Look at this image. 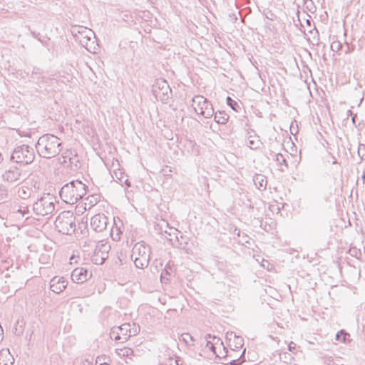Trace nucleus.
I'll list each match as a JSON object with an SVG mask.
<instances>
[{"label": "nucleus", "instance_id": "obj_47", "mask_svg": "<svg viewBox=\"0 0 365 365\" xmlns=\"http://www.w3.org/2000/svg\"><path fill=\"white\" fill-rule=\"evenodd\" d=\"M362 179L364 180V182H365V172L362 175Z\"/></svg>", "mask_w": 365, "mask_h": 365}, {"label": "nucleus", "instance_id": "obj_36", "mask_svg": "<svg viewBox=\"0 0 365 365\" xmlns=\"http://www.w3.org/2000/svg\"><path fill=\"white\" fill-rule=\"evenodd\" d=\"M279 358L283 362L287 364L293 359L292 355L287 352H284L282 354H280Z\"/></svg>", "mask_w": 365, "mask_h": 365}, {"label": "nucleus", "instance_id": "obj_35", "mask_svg": "<svg viewBox=\"0 0 365 365\" xmlns=\"http://www.w3.org/2000/svg\"><path fill=\"white\" fill-rule=\"evenodd\" d=\"M227 103L228 106H230L234 110H237V108H239L238 103L232 99L231 97L228 96L227 97Z\"/></svg>", "mask_w": 365, "mask_h": 365}, {"label": "nucleus", "instance_id": "obj_25", "mask_svg": "<svg viewBox=\"0 0 365 365\" xmlns=\"http://www.w3.org/2000/svg\"><path fill=\"white\" fill-rule=\"evenodd\" d=\"M247 145L251 149H257L262 145V142L260 141L258 136L254 135H250L247 138Z\"/></svg>", "mask_w": 365, "mask_h": 365}, {"label": "nucleus", "instance_id": "obj_13", "mask_svg": "<svg viewBox=\"0 0 365 365\" xmlns=\"http://www.w3.org/2000/svg\"><path fill=\"white\" fill-rule=\"evenodd\" d=\"M116 329L120 333L121 342L126 341L130 336L136 335L139 331V327H136L133 324L131 325L129 323L123 324L120 327H117Z\"/></svg>", "mask_w": 365, "mask_h": 365}, {"label": "nucleus", "instance_id": "obj_30", "mask_svg": "<svg viewBox=\"0 0 365 365\" xmlns=\"http://www.w3.org/2000/svg\"><path fill=\"white\" fill-rule=\"evenodd\" d=\"M29 185V190H32V195L38 194L41 190L40 183L37 181H31Z\"/></svg>", "mask_w": 365, "mask_h": 365}, {"label": "nucleus", "instance_id": "obj_44", "mask_svg": "<svg viewBox=\"0 0 365 365\" xmlns=\"http://www.w3.org/2000/svg\"><path fill=\"white\" fill-rule=\"evenodd\" d=\"M349 252H350L351 255H356V254H357V250L356 249H351L349 250Z\"/></svg>", "mask_w": 365, "mask_h": 365}, {"label": "nucleus", "instance_id": "obj_15", "mask_svg": "<svg viewBox=\"0 0 365 365\" xmlns=\"http://www.w3.org/2000/svg\"><path fill=\"white\" fill-rule=\"evenodd\" d=\"M108 218L103 214H97L92 217L91 220V226L96 232L103 231L107 226Z\"/></svg>", "mask_w": 365, "mask_h": 365}, {"label": "nucleus", "instance_id": "obj_32", "mask_svg": "<svg viewBox=\"0 0 365 365\" xmlns=\"http://www.w3.org/2000/svg\"><path fill=\"white\" fill-rule=\"evenodd\" d=\"M275 160L279 165H284L286 167H288L286 159L282 154H281V153L276 154L275 155Z\"/></svg>", "mask_w": 365, "mask_h": 365}, {"label": "nucleus", "instance_id": "obj_10", "mask_svg": "<svg viewBox=\"0 0 365 365\" xmlns=\"http://www.w3.org/2000/svg\"><path fill=\"white\" fill-rule=\"evenodd\" d=\"M152 93L157 101L165 103L170 98L171 89L165 80L159 78L153 84Z\"/></svg>", "mask_w": 365, "mask_h": 365}, {"label": "nucleus", "instance_id": "obj_51", "mask_svg": "<svg viewBox=\"0 0 365 365\" xmlns=\"http://www.w3.org/2000/svg\"><path fill=\"white\" fill-rule=\"evenodd\" d=\"M306 23H307V24L310 23L309 20V19H307Z\"/></svg>", "mask_w": 365, "mask_h": 365}, {"label": "nucleus", "instance_id": "obj_39", "mask_svg": "<svg viewBox=\"0 0 365 365\" xmlns=\"http://www.w3.org/2000/svg\"><path fill=\"white\" fill-rule=\"evenodd\" d=\"M180 361V359L179 357H176L175 359H170V365H181Z\"/></svg>", "mask_w": 365, "mask_h": 365}, {"label": "nucleus", "instance_id": "obj_6", "mask_svg": "<svg viewBox=\"0 0 365 365\" xmlns=\"http://www.w3.org/2000/svg\"><path fill=\"white\" fill-rule=\"evenodd\" d=\"M56 198L53 195L46 193L38 198L33 205V210L38 216H46L51 214L55 210Z\"/></svg>", "mask_w": 365, "mask_h": 365}, {"label": "nucleus", "instance_id": "obj_19", "mask_svg": "<svg viewBox=\"0 0 365 365\" xmlns=\"http://www.w3.org/2000/svg\"><path fill=\"white\" fill-rule=\"evenodd\" d=\"M227 339L231 341L233 338V346L235 349H232V351H234L235 349L242 348V346L244 344V339L242 336H237L235 332H230L227 333Z\"/></svg>", "mask_w": 365, "mask_h": 365}, {"label": "nucleus", "instance_id": "obj_14", "mask_svg": "<svg viewBox=\"0 0 365 365\" xmlns=\"http://www.w3.org/2000/svg\"><path fill=\"white\" fill-rule=\"evenodd\" d=\"M92 273L85 267H76L71 272V279L74 283L82 284L89 279Z\"/></svg>", "mask_w": 365, "mask_h": 365}, {"label": "nucleus", "instance_id": "obj_38", "mask_svg": "<svg viewBox=\"0 0 365 365\" xmlns=\"http://www.w3.org/2000/svg\"><path fill=\"white\" fill-rule=\"evenodd\" d=\"M245 352V349L243 350L242 353L241 354L240 356L237 359H234L230 361H227V364H229L230 365H240L241 364L242 361H240V359L242 357Z\"/></svg>", "mask_w": 365, "mask_h": 365}, {"label": "nucleus", "instance_id": "obj_12", "mask_svg": "<svg viewBox=\"0 0 365 365\" xmlns=\"http://www.w3.org/2000/svg\"><path fill=\"white\" fill-rule=\"evenodd\" d=\"M299 29L304 33L307 40L312 44L319 42V32L315 24H299Z\"/></svg>", "mask_w": 365, "mask_h": 365}, {"label": "nucleus", "instance_id": "obj_42", "mask_svg": "<svg viewBox=\"0 0 365 365\" xmlns=\"http://www.w3.org/2000/svg\"><path fill=\"white\" fill-rule=\"evenodd\" d=\"M169 231L168 230H165V233H168V235L171 236L173 234H175V232H177L178 230L176 229H174L173 227H169Z\"/></svg>", "mask_w": 365, "mask_h": 365}, {"label": "nucleus", "instance_id": "obj_22", "mask_svg": "<svg viewBox=\"0 0 365 365\" xmlns=\"http://www.w3.org/2000/svg\"><path fill=\"white\" fill-rule=\"evenodd\" d=\"M253 182L255 186L259 190H264L267 187V178L265 176L261 174H257L254 176Z\"/></svg>", "mask_w": 365, "mask_h": 365}, {"label": "nucleus", "instance_id": "obj_1", "mask_svg": "<svg viewBox=\"0 0 365 365\" xmlns=\"http://www.w3.org/2000/svg\"><path fill=\"white\" fill-rule=\"evenodd\" d=\"M61 145V139L56 135L45 134L38 138L36 148L41 157L49 159L59 154Z\"/></svg>", "mask_w": 365, "mask_h": 365}, {"label": "nucleus", "instance_id": "obj_29", "mask_svg": "<svg viewBox=\"0 0 365 365\" xmlns=\"http://www.w3.org/2000/svg\"><path fill=\"white\" fill-rule=\"evenodd\" d=\"M15 213L16 215H20L22 217H26V219L29 217V210L27 206H20Z\"/></svg>", "mask_w": 365, "mask_h": 365}, {"label": "nucleus", "instance_id": "obj_28", "mask_svg": "<svg viewBox=\"0 0 365 365\" xmlns=\"http://www.w3.org/2000/svg\"><path fill=\"white\" fill-rule=\"evenodd\" d=\"M86 200L87 202H85V205H88L89 207H91L99 202V196L97 195H90L86 198Z\"/></svg>", "mask_w": 365, "mask_h": 365}, {"label": "nucleus", "instance_id": "obj_45", "mask_svg": "<svg viewBox=\"0 0 365 365\" xmlns=\"http://www.w3.org/2000/svg\"><path fill=\"white\" fill-rule=\"evenodd\" d=\"M31 33L33 34V35H34L36 38H38V39H40V38H39V36H39V34H35V32H33V31H31Z\"/></svg>", "mask_w": 365, "mask_h": 365}, {"label": "nucleus", "instance_id": "obj_3", "mask_svg": "<svg viewBox=\"0 0 365 365\" xmlns=\"http://www.w3.org/2000/svg\"><path fill=\"white\" fill-rule=\"evenodd\" d=\"M71 31L76 41L90 52H95L96 36L91 29L80 24H73Z\"/></svg>", "mask_w": 365, "mask_h": 365}, {"label": "nucleus", "instance_id": "obj_5", "mask_svg": "<svg viewBox=\"0 0 365 365\" xmlns=\"http://www.w3.org/2000/svg\"><path fill=\"white\" fill-rule=\"evenodd\" d=\"M56 230L63 235H72L76 229V216L73 212L63 211L55 220Z\"/></svg>", "mask_w": 365, "mask_h": 365}, {"label": "nucleus", "instance_id": "obj_24", "mask_svg": "<svg viewBox=\"0 0 365 365\" xmlns=\"http://www.w3.org/2000/svg\"><path fill=\"white\" fill-rule=\"evenodd\" d=\"M115 354L120 358H129L133 355V350L129 347L117 348L115 350Z\"/></svg>", "mask_w": 365, "mask_h": 365}, {"label": "nucleus", "instance_id": "obj_11", "mask_svg": "<svg viewBox=\"0 0 365 365\" xmlns=\"http://www.w3.org/2000/svg\"><path fill=\"white\" fill-rule=\"evenodd\" d=\"M110 250V245L107 242H99L91 256V261L96 264H102L108 257V252Z\"/></svg>", "mask_w": 365, "mask_h": 365}, {"label": "nucleus", "instance_id": "obj_41", "mask_svg": "<svg viewBox=\"0 0 365 365\" xmlns=\"http://www.w3.org/2000/svg\"><path fill=\"white\" fill-rule=\"evenodd\" d=\"M288 349L289 351H294L296 349V344L291 341L288 345Z\"/></svg>", "mask_w": 365, "mask_h": 365}, {"label": "nucleus", "instance_id": "obj_40", "mask_svg": "<svg viewBox=\"0 0 365 365\" xmlns=\"http://www.w3.org/2000/svg\"><path fill=\"white\" fill-rule=\"evenodd\" d=\"M1 199H4L7 196V190L5 187H0Z\"/></svg>", "mask_w": 365, "mask_h": 365}, {"label": "nucleus", "instance_id": "obj_21", "mask_svg": "<svg viewBox=\"0 0 365 365\" xmlns=\"http://www.w3.org/2000/svg\"><path fill=\"white\" fill-rule=\"evenodd\" d=\"M13 356L9 350H1L0 351V365H13Z\"/></svg>", "mask_w": 365, "mask_h": 365}, {"label": "nucleus", "instance_id": "obj_27", "mask_svg": "<svg viewBox=\"0 0 365 365\" xmlns=\"http://www.w3.org/2000/svg\"><path fill=\"white\" fill-rule=\"evenodd\" d=\"M179 340L189 346H192L194 344V339L189 333L182 334L179 337Z\"/></svg>", "mask_w": 365, "mask_h": 365}, {"label": "nucleus", "instance_id": "obj_26", "mask_svg": "<svg viewBox=\"0 0 365 365\" xmlns=\"http://www.w3.org/2000/svg\"><path fill=\"white\" fill-rule=\"evenodd\" d=\"M229 118V115L225 112L218 111L215 113L214 120L218 124H225Z\"/></svg>", "mask_w": 365, "mask_h": 365}, {"label": "nucleus", "instance_id": "obj_8", "mask_svg": "<svg viewBox=\"0 0 365 365\" xmlns=\"http://www.w3.org/2000/svg\"><path fill=\"white\" fill-rule=\"evenodd\" d=\"M27 174L20 167L11 165L1 175L2 180L11 185H19L26 178Z\"/></svg>", "mask_w": 365, "mask_h": 365}, {"label": "nucleus", "instance_id": "obj_31", "mask_svg": "<svg viewBox=\"0 0 365 365\" xmlns=\"http://www.w3.org/2000/svg\"><path fill=\"white\" fill-rule=\"evenodd\" d=\"M52 81H53L52 78H51L48 76H42L38 78L37 83H38V85L40 86H41L44 84L50 85L52 83Z\"/></svg>", "mask_w": 365, "mask_h": 365}, {"label": "nucleus", "instance_id": "obj_2", "mask_svg": "<svg viewBox=\"0 0 365 365\" xmlns=\"http://www.w3.org/2000/svg\"><path fill=\"white\" fill-rule=\"evenodd\" d=\"M87 186L80 180H73L64 185L59 195L63 202L73 205L86 194Z\"/></svg>", "mask_w": 365, "mask_h": 365}, {"label": "nucleus", "instance_id": "obj_49", "mask_svg": "<svg viewBox=\"0 0 365 365\" xmlns=\"http://www.w3.org/2000/svg\"><path fill=\"white\" fill-rule=\"evenodd\" d=\"M2 160H3V158H2L1 153H0V163H1Z\"/></svg>", "mask_w": 365, "mask_h": 365}, {"label": "nucleus", "instance_id": "obj_43", "mask_svg": "<svg viewBox=\"0 0 365 365\" xmlns=\"http://www.w3.org/2000/svg\"><path fill=\"white\" fill-rule=\"evenodd\" d=\"M73 263H77L76 257L75 256V255H73L70 257V264H72Z\"/></svg>", "mask_w": 365, "mask_h": 365}, {"label": "nucleus", "instance_id": "obj_34", "mask_svg": "<svg viewBox=\"0 0 365 365\" xmlns=\"http://www.w3.org/2000/svg\"><path fill=\"white\" fill-rule=\"evenodd\" d=\"M122 335L119 331L116 329V327H113L110 331V337L113 338L115 341H121Z\"/></svg>", "mask_w": 365, "mask_h": 365}, {"label": "nucleus", "instance_id": "obj_20", "mask_svg": "<svg viewBox=\"0 0 365 365\" xmlns=\"http://www.w3.org/2000/svg\"><path fill=\"white\" fill-rule=\"evenodd\" d=\"M173 272V266L169 262L165 267L163 271L161 272L160 281L162 283L167 284L170 281V277Z\"/></svg>", "mask_w": 365, "mask_h": 365}, {"label": "nucleus", "instance_id": "obj_48", "mask_svg": "<svg viewBox=\"0 0 365 365\" xmlns=\"http://www.w3.org/2000/svg\"><path fill=\"white\" fill-rule=\"evenodd\" d=\"M125 182L127 184V185H128V187H130V182H128V180H125Z\"/></svg>", "mask_w": 365, "mask_h": 365}, {"label": "nucleus", "instance_id": "obj_37", "mask_svg": "<svg viewBox=\"0 0 365 365\" xmlns=\"http://www.w3.org/2000/svg\"><path fill=\"white\" fill-rule=\"evenodd\" d=\"M346 335L347 334L344 331L341 330L336 334V339L337 341L344 342L346 341Z\"/></svg>", "mask_w": 365, "mask_h": 365}, {"label": "nucleus", "instance_id": "obj_46", "mask_svg": "<svg viewBox=\"0 0 365 365\" xmlns=\"http://www.w3.org/2000/svg\"><path fill=\"white\" fill-rule=\"evenodd\" d=\"M144 31L147 32V33H149L150 32V28H148V30L146 29H144Z\"/></svg>", "mask_w": 365, "mask_h": 365}, {"label": "nucleus", "instance_id": "obj_9", "mask_svg": "<svg viewBox=\"0 0 365 365\" xmlns=\"http://www.w3.org/2000/svg\"><path fill=\"white\" fill-rule=\"evenodd\" d=\"M192 106L197 114L202 115L205 118H210L214 115L212 105L202 96H195L192 98Z\"/></svg>", "mask_w": 365, "mask_h": 365}, {"label": "nucleus", "instance_id": "obj_16", "mask_svg": "<svg viewBox=\"0 0 365 365\" xmlns=\"http://www.w3.org/2000/svg\"><path fill=\"white\" fill-rule=\"evenodd\" d=\"M207 340L206 342V348L210 350L213 354L216 355V356L222 358L225 356H221V354H217L216 351L217 346H218L220 348L223 346V343L221 339L215 336H212L211 334H207L205 336Z\"/></svg>", "mask_w": 365, "mask_h": 365}, {"label": "nucleus", "instance_id": "obj_33", "mask_svg": "<svg viewBox=\"0 0 365 365\" xmlns=\"http://www.w3.org/2000/svg\"><path fill=\"white\" fill-rule=\"evenodd\" d=\"M331 49L334 52H339L342 48V43L339 41H334L331 43Z\"/></svg>", "mask_w": 365, "mask_h": 365}, {"label": "nucleus", "instance_id": "obj_4", "mask_svg": "<svg viewBox=\"0 0 365 365\" xmlns=\"http://www.w3.org/2000/svg\"><path fill=\"white\" fill-rule=\"evenodd\" d=\"M150 249L143 241L137 242L132 249L131 257L137 268L147 267L150 262Z\"/></svg>", "mask_w": 365, "mask_h": 365}, {"label": "nucleus", "instance_id": "obj_17", "mask_svg": "<svg viewBox=\"0 0 365 365\" xmlns=\"http://www.w3.org/2000/svg\"><path fill=\"white\" fill-rule=\"evenodd\" d=\"M68 282L63 277L56 276L50 282V289L52 292L59 294L67 287Z\"/></svg>", "mask_w": 365, "mask_h": 365}, {"label": "nucleus", "instance_id": "obj_18", "mask_svg": "<svg viewBox=\"0 0 365 365\" xmlns=\"http://www.w3.org/2000/svg\"><path fill=\"white\" fill-rule=\"evenodd\" d=\"M120 225H118L115 220H114L113 225L110 230V237L113 239V240L118 242L120 240L121 235L123 234V231L121 230V225L122 223L120 222Z\"/></svg>", "mask_w": 365, "mask_h": 365}, {"label": "nucleus", "instance_id": "obj_23", "mask_svg": "<svg viewBox=\"0 0 365 365\" xmlns=\"http://www.w3.org/2000/svg\"><path fill=\"white\" fill-rule=\"evenodd\" d=\"M17 195L19 197L24 200L29 199L30 197H31L32 190H29V183H26V185L19 187Z\"/></svg>", "mask_w": 365, "mask_h": 365}, {"label": "nucleus", "instance_id": "obj_50", "mask_svg": "<svg viewBox=\"0 0 365 365\" xmlns=\"http://www.w3.org/2000/svg\"><path fill=\"white\" fill-rule=\"evenodd\" d=\"M100 365H109V364L107 363H103V364H101Z\"/></svg>", "mask_w": 365, "mask_h": 365}, {"label": "nucleus", "instance_id": "obj_7", "mask_svg": "<svg viewBox=\"0 0 365 365\" xmlns=\"http://www.w3.org/2000/svg\"><path fill=\"white\" fill-rule=\"evenodd\" d=\"M35 158L34 149L29 145H22L16 147L11 155V160L16 163L28 165L31 163Z\"/></svg>", "mask_w": 365, "mask_h": 365}]
</instances>
